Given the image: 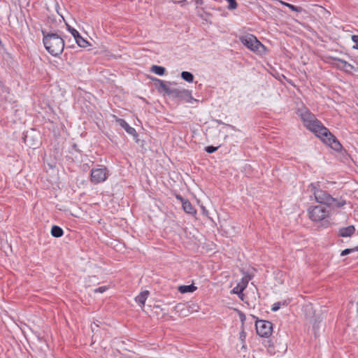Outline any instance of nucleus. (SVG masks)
<instances>
[{
	"mask_svg": "<svg viewBox=\"0 0 358 358\" xmlns=\"http://www.w3.org/2000/svg\"><path fill=\"white\" fill-rule=\"evenodd\" d=\"M309 189L313 194L315 201L321 204H324L328 207L341 208L346 204V201L342 197L334 198L327 190L321 182H312L308 186Z\"/></svg>",
	"mask_w": 358,
	"mask_h": 358,
	"instance_id": "f257e3e1",
	"label": "nucleus"
},
{
	"mask_svg": "<svg viewBox=\"0 0 358 358\" xmlns=\"http://www.w3.org/2000/svg\"><path fill=\"white\" fill-rule=\"evenodd\" d=\"M296 114L301 117L304 127L310 132L315 134H332L307 108H298Z\"/></svg>",
	"mask_w": 358,
	"mask_h": 358,
	"instance_id": "f03ea898",
	"label": "nucleus"
},
{
	"mask_svg": "<svg viewBox=\"0 0 358 358\" xmlns=\"http://www.w3.org/2000/svg\"><path fill=\"white\" fill-rule=\"evenodd\" d=\"M43 42L47 51L52 56L61 55L64 48V41L57 33L42 30Z\"/></svg>",
	"mask_w": 358,
	"mask_h": 358,
	"instance_id": "7ed1b4c3",
	"label": "nucleus"
},
{
	"mask_svg": "<svg viewBox=\"0 0 358 358\" xmlns=\"http://www.w3.org/2000/svg\"><path fill=\"white\" fill-rule=\"evenodd\" d=\"M308 218L315 223H320L324 228L330 226V211L327 207L316 205L310 206L307 209Z\"/></svg>",
	"mask_w": 358,
	"mask_h": 358,
	"instance_id": "20e7f679",
	"label": "nucleus"
},
{
	"mask_svg": "<svg viewBox=\"0 0 358 358\" xmlns=\"http://www.w3.org/2000/svg\"><path fill=\"white\" fill-rule=\"evenodd\" d=\"M240 41L249 50L257 53H263L265 46L252 34H248L239 38Z\"/></svg>",
	"mask_w": 358,
	"mask_h": 358,
	"instance_id": "39448f33",
	"label": "nucleus"
},
{
	"mask_svg": "<svg viewBox=\"0 0 358 358\" xmlns=\"http://www.w3.org/2000/svg\"><path fill=\"white\" fill-rule=\"evenodd\" d=\"M108 176V170L103 165H99L98 168L92 169L90 171V181L94 185L105 182Z\"/></svg>",
	"mask_w": 358,
	"mask_h": 358,
	"instance_id": "423d86ee",
	"label": "nucleus"
},
{
	"mask_svg": "<svg viewBox=\"0 0 358 358\" xmlns=\"http://www.w3.org/2000/svg\"><path fill=\"white\" fill-rule=\"evenodd\" d=\"M257 334L262 337H268L273 331V324L267 320H257L255 323Z\"/></svg>",
	"mask_w": 358,
	"mask_h": 358,
	"instance_id": "0eeeda50",
	"label": "nucleus"
},
{
	"mask_svg": "<svg viewBox=\"0 0 358 358\" xmlns=\"http://www.w3.org/2000/svg\"><path fill=\"white\" fill-rule=\"evenodd\" d=\"M169 96L188 103H192L193 101H196V99L192 97L191 91L185 89H172Z\"/></svg>",
	"mask_w": 358,
	"mask_h": 358,
	"instance_id": "6e6552de",
	"label": "nucleus"
},
{
	"mask_svg": "<svg viewBox=\"0 0 358 358\" xmlns=\"http://www.w3.org/2000/svg\"><path fill=\"white\" fill-rule=\"evenodd\" d=\"M320 139L336 151H341L343 148L341 143L336 138V136H317Z\"/></svg>",
	"mask_w": 358,
	"mask_h": 358,
	"instance_id": "1a4fd4ad",
	"label": "nucleus"
},
{
	"mask_svg": "<svg viewBox=\"0 0 358 358\" xmlns=\"http://www.w3.org/2000/svg\"><path fill=\"white\" fill-rule=\"evenodd\" d=\"M176 199L182 203V209L186 213L192 215L196 214V210L189 200L184 199L181 195H177Z\"/></svg>",
	"mask_w": 358,
	"mask_h": 358,
	"instance_id": "9d476101",
	"label": "nucleus"
},
{
	"mask_svg": "<svg viewBox=\"0 0 358 358\" xmlns=\"http://www.w3.org/2000/svg\"><path fill=\"white\" fill-rule=\"evenodd\" d=\"M116 127H120L125 130L129 134H136V130L130 127L128 123L123 119L117 118L115 120Z\"/></svg>",
	"mask_w": 358,
	"mask_h": 358,
	"instance_id": "9b49d317",
	"label": "nucleus"
},
{
	"mask_svg": "<svg viewBox=\"0 0 358 358\" xmlns=\"http://www.w3.org/2000/svg\"><path fill=\"white\" fill-rule=\"evenodd\" d=\"M334 60L337 62L336 66L339 69L350 72L354 68L352 64L341 59L334 58Z\"/></svg>",
	"mask_w": 358,
	"mask_h": 358,
	"instance_id": "f8f14e48",
	"label": "nucleus"
},
{
	"mask_svg": "<svg viewBox=\"0 0 358 358\" xmlns=\"http://www.w3.org/2000/svg\"><path fill=\"white\" fill-rule=\"evenodd\" d=\"M355 231V228L353 225H350L346 227H343L339 229L338 235L341 237H350Z\"/></svg>",
	"mask_w": 358,
	"mask_h": 358,
	"instance_id": "ddd939ff",
	"label": "nucleus"
},
{
	"mask_svg": "<svg viewBox=\"0 0 358 358\" xmlns=\"http://www.w3.org/2000/svg\"><path fill=\"white\" fill-rule=\"evenodd\" d=\"M150 293L149 291L145 290L139 293L138 296H136L135 301L136 302L141 306L144 307L145 301L147 300Z\"/></svg>",
	"mask_w": 358,
	"mask_h": 358,
	"instance_id": "4468645a",
	"label": "nucleus"
},
{
	"mask_svg": "<svg viewBox=\"0 0 358 358\" xmlns=\"http://www.w3.org/2000/svg\"><path fill=\"white\" fill-rule=\"evenodd\" d=\"M155 81L159 83V91L162 90L169 96L171 92L172 88H170L164 80L156 78Z\"/></svg>",
	"mask_w": 358,
	"mask_h": 358,
	"instance_id": "2eb2a0df",
	"label": "nucleus"
},
{
	"mask_svg": "<svg viewBox=\"0 0 358 358\" xmlns=\"http://www.w3.org/2000/svg\"><path fill=\"white\" fill-rule=\"evenodd\" d=\"M197 289L194 285H181L178 287V290L180 293H188V292H194Z\"/></svg>",
	"mask_w": 358,
	"mask_h": 358,
	"instance_id": "dca6fc26",
	"label": "nucleus"
},
{
	"mask_svg": "<svg viewBox=\"0 0 358 358\" xmlns=\"http://www.w3.org/2000/svg\"><path fill=\"white\" fill-rule=\"evenodd\" d=\"M51 234L55 238H59L63 236L64 231L60 227L54 225L51 229Z\"/></svg>",
	"mask_w": 358,
	"mask_h": 358,
	"instance_id": "f3484780",
	"label": "nucleus"
},
{
	"mask_svg": "<svg viewBox=\"0 0 358 358\" xmlns=\"http://www.w3.org/2000/svg\"><path fill=\"white\" fill-rule=\"evenodd\" d=\"M74 39H75L77 45L81 48H86L90 45V43L87 40L83 38L80 36V34H79L78 36L76 37Z\"/></svg>",
	"mask_w": 358,
	"mask_h": 358,
	"instance_id": "a211bd4d",
	"label": "nucleus"
},
{
	"mask_svg": "<svg viewBox=\"0 0 358 358\" xmlns=\"http://www.w3.org/2000/svg\"><path fill=\"white\" fill-rule=\"evenodd\" d=\"M165 68L161 66L153 65L151 67V71L159 76H162L165 73Z\"/></svg>",
	"mask_w": 358,
	"mask_h": 358,
	"instance_id": "6ab92c4d",
	"label": "nucleus"
},
{
	"mask_svg": "<svg viewBox=\"0 0 358 358\" xmlns=\"http://www.w3.org/2000/svg\"><path fill=\"white\" fill-rule=\"evenodd\" d=\"M216 145L215 146H213V145H209V146H206L205 148V151L209 154H211V153H213L215 152V151H217L218 150V148L222 145V143L218 141V142H214Z\"/></svg>",
	"mask_w": 358,
	"mask_h": 358,
	"instance_id": "aec40b11",
	"label": "nucleus"
},
{
	"mask_svg": "<svg viewBox=\"0 0 358 358\" xmlns=\"http://www.w3.org/2000/svg\"><path fill=\"white\" fill-rule=\"evenodd\" d=\"M181 78L188 83H192L194 80L193 74L188 71H182L181 73Z\"/></svg>",
	"mask_w": 358,
	"mask_h": 358,
	"instance_id": "412c9836",
	"label": "nucleus"
},
{
	"mask_svg": "<svg viewBox=\"0 0 358 358\" xmlns=\"http://www.w3.org/2000/svg\"><path fill=\"white\" fill-rule=\"evenodd\" d=\"M281 3L283 5H285V6L288 7L292 10L295 11V12L301 13L303 10L301 7L296 6L289 3L282 2V1Z\"/></svg>",
	"mask_w": 358,
	"mask_h": 358,
	"instance_id": "4be33fe9",
	"label": "nucleus"
},
{
	"mask_svg": "<svg viewBox=\"0 0 358 358\" xmlns=\"http://www.w3.org/2000/svg\"><path fill=\"white\" fill-rule=\"evenodd\" d=\"M251 280V277L249 275H244L241 282H238L242 287H244V289H245L248 285L249 281Z\"/></svg>",
	"mask_w": 358,
	"mask_h": 358,
	"instance_id": "5701e85b",
	"label": "nucleus"
},
{
	"mask_svg": "<svg viewBox=\"0 0 358 358\" xmlns=\"http://www.w3.org/2000/svg\"><path fill=\"white\" fill-rule=\"evenodd\" d=\"M244 287H242L239 283H238V285L232 289V292L234 294H240L244 291Z\"/></svg>",
	"mask_w": 358,
	"mask_h": 358,
	"instance_id": "b1692460",
	"label": "nucleus"
},
{
	"mask_svg": "<svg viewBox=\"0 0 358 358\" xmlns=\"http://www.w3.org/2000/svg\"><path fill=\"white\" fill-rule=\"evenodd\" d=\"M268 344L267 345V351L270 355H275L276 352L275 350V347L273 344L271 343L270 341L268 342Z\"/></svg>",
	"mask_w": 358,
	"mask_h": 358,
	"instance_id": "393cba45",
	"label": "nucleus"
},
{
	"mask_svg": "<svg viewBox=\"0 0 358 358\" xmlns=\"http://www.w3.org/2000/svg\"><path fill=\"white\" fill-rule=\"evenodd\" d=\"M229 2V5L227 6L229 10H234L237 8L238 4L236 0H226Z\"/></svg>",
	"mask_w": 358,
	"mask_h": 358,
	"instance_id": "a878e982",
	"label": "nucleus"
},
{
	"mask_svg": "<svg viewBox=\"0 0 358 358\" xmlns=\"http://www.w3.org/2000/svg\"><path fill=\"white\" fill-rule=\"evenodd\" d=\"M66 26H67V30L72 34V36H73L74 38L78 36V35L80 34H79V32L76 29L71 27L69 24H66Z\"/></svg>",
	"mask_w": 358,
	"mask_h": 358,
	"instance_id": "bb28decb",
	"label": "nucleus"
},
{
	"mask_svg": "<svg viewBox=\"0 0 358 358\" xmlns=\"http://www.w3.org/2000/svg\"><path fill=\"white\" fill-rule=\"evenodd\" d=\"M354 251H358V247L355 248H348V249H345L344 250H343L341 253V256H345V255H347Z\"/></svg>",
	"mask_w": 358,
	"mask_h": 358,
	"instance_id": "cd10ccee",
	"label": "nucleus"
},
{
	"mask_svg": "<svg viewBox=\"0 0 358 358\" xmlns=\"http://www.w3.org/2000/svg\"><path fill=\"white\" fill-rule=\"evenodd\" d=\"M237 310L239 319H240V320H241V322L242 323V325L243 326L244 323H245V321L246 320V316H245V315L242 311H241L239 310Z\"/></svg>",
	"mask_w": 358,
	"mask_h": 358,
	"instance_id": "c85d7f7f",
	"label": "nucleus"
},
{
	"mask_svg": "<svg viewBox=\"0 0 358 358\" xmlns=\"http://www.w3.org/2000/svg\"><path fill=\"white\" fill-rule=\"evenodd\" d=\"M246 338V333L245 330L243 329L239 333V339L241 343H245Z\"/></svg>",
	"mask_w": 358,
	"mask_h": 358,
	"instance_id": "c756f323",
	"label": "nucleus"
},
{
	"mask_svg": "<svg viewBox=\"0 0 358 358\" xmlns=\"http://www.w3.org/2000/svg\"><path fill=\"white\" fill-rule=\"evenodd\" d=\"M108 287H107V286H101V287H99L98 288L95 289L94 290V293H103L104 292L108 290Z\"/></svg>",
	"mask_w": 358,
	"mask_h": 358,
	"instance_id": "7c9ffc66",
	"label": "nucleus"
},
{
	"mask_svg": "<svg viewBox=\"0 0 358 358\" xmlns=\"http://www.w3.org/2000/svg\"><path fill=\"white\" fill-rule=\"evenodd\" d=\"M352 41L355 43V45L352 46L354 49L358 50V35H352Z\"/></svg>",
	"mask_w": 358,
	"mask_h": 358,
	"instance_id": "2f4dec72",
	"label": "nucleus"
},
{
	"mask_svg": "<svg viewBox=\"0 0 358 358\" xmlns=\"http://www.w3.org/2000/svg\"><path fill=\"white\" fill-rule=\"evenodd\" d=\"M291 302V299H285V300H283L282 301H278V303H280V308L281 306H288V304Z\"/></svg>",
	"mask_w": 358,
	"mask_h": 358,
	"instance_id": "473e14b6",
	"label": "nucleus"
},
{
	"mask_svg": "<svg viewBox=\"0 0 358 358\" xmlns=\"http://www.w3.org/2000/svg\"><path fill=\"white\" fill-rule=\"evenodd\" d=\"M280 303L275 302L272 305L271 310L273 312H276L280 309Z\"/></svg>",
	"mask_w": 358,
	"mask_h": 358,
	"instance_id": "72a5a7b5",
	"label": "nucleus"
},
{
	"mask_svg": "<svg viewBox=\"0 0 358 358\" xmlns=\"http://www.w3.org/2000/svg\"><path fill=\"white\" fill-rule=\"evenodd\" d=\"M241 350H243L244 351H246V350H247V347H246L245 342V343H241Z\"/></svg>",
	"mask_w": 358,
	"mask_h": 358,
	"instance_id": "f704fd0d",
	"label": "nucleus"
},
{
	"mask_svg": "<svg viewBox=\"0 0 358 358\" xmlns=\"http://www.w3.org/2000/svg\"><path fill=\"white\" fill-rule=\"evenodd\" d=\"M194 2L196 5H202L203 3V0H194Z\"/></svg>",
	"mask_w": 358,
	"mask_h": 358,
	"instance_id": "c9c22d12",
	"label": "nucleus"
},
{
	"mask_svg": "<svg viewBox=\"0 0 358 358\" xmlns=\"http://www.w3.org/2000/svg\"><path fill=\"white\" fill-rule=\"evenodd\" d=\"M138 137V136H134V141L136 143H139L140 139Z\"/></svg>",
	"mask_w": 358,
	"mask_h": 358,
	"instance_id": "e433bc0d",
	"label": "nucleus"
},
{
	"mask_svg": "<svg viewBox=\"0 0 358 358\" xmlns=\"http://www.w3.org/2000/svg\"><path fill=\"white\" fill-rule=\"evenodd\" d=\"M8 90V88L5 87V86H2V91L4 92H7Z\"/></svg>",
	"mask_w": 358,
	"mask_h": 358,
	"instance_id": "4c0bfd02",
	"label": "nucleus"
},
{
	"mask_svg": "<svg viewBox=\"0 0 358 358\" xmlns=\"http://www.w3.org/2000/svg\"><path fill=\"white\" fill-rule=\"evenodd\" d=\"M27 137L28 136L27 135H25L22 137V139H23V141L24 143H27Z\"/></svg>",
	"mask_w": 358,
	"mask_h": 358,
	"instance_id": "58836bf2",
	"label": "nucleus"
},
{
	"mask_svg": "<svg viewBox=\"0 0 358 358\" xmlns=\"http://www.w3.org/2000/svg\"><path fill=\"white\" fill-rule=\"evenodd\" d=\"M73 148L75 149L76 151H78V150L77 149V145L76 144L73 145Z\"/></svg>",
	"mask_w": 358,
	"mask_h": 358,
	"instance_id": "ea45409f",
	"label": "nucleus"
},
{
	"mask_svg": "<svg viewBox=\"0 0 358 358\" xmlns=\"http://www.w3.org/2000/svg\"><path fill=\"white\" fill-rule=\"evenodd\" d=\"M141 146L142 148H143V143L141 144Z\"/></svg>",
	"mask_w": 358,
	"mask_h": 358,
	"instance_id": "a19ab883",
	"label": "nucleus"
},
{
	"mask_svg": "<svg viewBox=\"0 0 358 358\" xmlns=\"http://www.w3.org/2000/svg\"><path fill=\"white\" fill-rule=\"evenodd\" d=\"M357 234H358V231H357Z\"/></svg>",
	"mask_w": 358,
	"mask_h": 358,
	"instance_id": "79ce46f5",
	"label": "nucleus"
}]
</instances>
